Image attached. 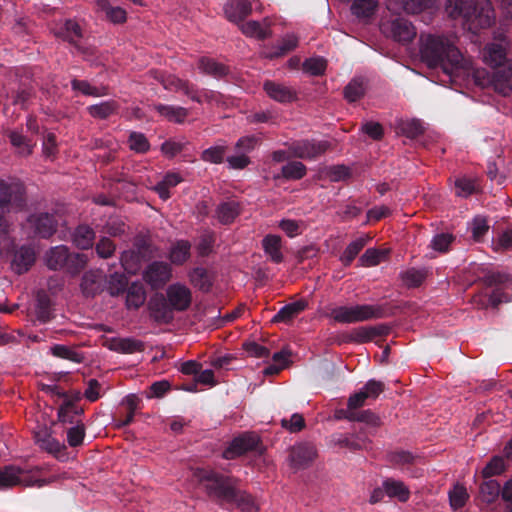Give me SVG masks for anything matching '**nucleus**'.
<instances>
[{
  "instance_id": "12",
  "label": "nucleus",
  "mask_w": 512,
  "mask_h": 512,
  "mask_svg": "<svg viewBox=\"0 0 512 512\" xmlns=\"http://www.w3.org/2000/svg\"><path fill=\"white\" fill-rule=\"evenodd\" d=\"M166 298L174 312H184L192 303L191 290L180 283L171 284L167 288Z\"/></svg>"
},
{
  "instance_id": "4",
  "label": "nucleus",
  "mask_w": 512,
  "mask_h": 512,
  "mask_svg": "<svg viewBox=\"0 0 512 512\" xmlns=\"http://www.w3.org/2000/svg\"><path fill=\"white\" fill-rule=\"evenodd\" d=\"M446 11L451 18H463L473 33L494 23V10L489 0H447Z\"/></svg>"
},
{
  "instance_id": "51",
  "label": "nucleus",
  "mask_w": 512,
  "mask_h": 512,
  "mask_svg": "<svg viewBox=\"0 0 512 512\" xmlns=\"http://www.w3.org/2000/svg\"><path fill=\"white\" fill-rule=\"evenodd\" d=\"M427 277L424 269L410 268L401 273V279L408 288L419 287Z\"/></svg>"
},
{
  "instance_id": "24",
  "label": "nucleus",
  "mask_w": 512,
  "mask_h": 512,
  "mask_svg": "<svg viewBox=\"0 0 512 512\" xmlns=\"http://www.w3.org/2000/svg\"><path fill=\"white\" fill-rule=\"evenodd\" d=\"M262 248L271 262L279 264L283 262L284 255L281 251L282 239L279 235L268 234L262 239Z\"/></svg>"
},
{
  "instance_id": "32",
  "label": "nucleus",
  "mask_w": 512,
  "mask_h": 512,
  "mask_svg": "<svg viewBox=\"0 0 512 512\" xmlns=\"http://www.w3.org/2000/svg\"><path fill=\"white\" fill-rule=\"evenodd\" d=\"M198 68L214 78L220 79L229 74V67L209 57H201L198 61Z\"/></svg>"
},
{
  "instance_id": "10",
  "label": "nucleus",
  "mask_w": 512,
  "mask_h": 512,
  "mask_svg": "<svg viewBox=\"0 0 512 512\" xmlns=\"http://www.w3.org/2000/svg\"><path fill=\"white\" fill-rule=\"evenodd\" d=\"M172 276V270L168 263L154 261L143 272V279L152 289L162 288Z\"/></svg>"
},
{
  "instance_id": "19",
  "label": "nucleus",
  "mask_w": 512,
  "mask_h": 512,
  "mask_svg": "<svg viewBox=\"0 0 512 512\" xmlns=\"http://www.w3.org/2000/svg\"><path fill=\"white\" fill-rule=\"evenodd\" d=\"M393 39L402 44L410 43L416 37V29L413 24L404 18H397L391 23Z\"/></svg>"
},
{
  "instance_id": "21",
  "label": "nucleus",
  "mask_w": 512,
  "mask_h": 512,
  "mask_svg": "<svg viewBox=\"0 0 512 512\" xmlns=\"http://www.w3.org/2000/svg\"><path fill=\"white\" fill-rule=\"evenodd\" d=\"M17 485L30 486L32 483L22 476V470L15 466L0 468V490L9 489Z\"/></svg>"
},
{
  "instance_id": "25",
  "label": "nucleus",
  "mask_w": 512,
  "mask_h": 512,
  "mask_svg": "<svg viewBox=\"0 0 512 512\" xmlns=\"http://www.w3.org/2000/svg\"><path fill=\"white\" fill-rule=\"evenodd\" d=\"M35 262V253L31 247L21 246L14 254L12 267L18 274L25 273Z\"/></svg>"
},
{
  "instance_id": "16",
  "label": "nucleus",
  "mask_w": 512,
  "mask_h": 512,
  "mask_svg": "<svg viewBox=\"0 0 512 512\" xmlns=\"http://www.w3.org/2000/svg\"><path fill=\"white\" fill-rule=\"evenodd\" d=\"M149 309L154 320L159 323L169 324L174 319V310L167 298L162 294L150 299Z\"/></svg>"
},
{
  "instance_id": "47",
  "label": "nucleus",
  "mask_w": 512,
  "mask_h": 512,
  "mask_svg": "<svg viewBox=\"0 0 512 512\" xmlns=\"http://www.w3.org/2000/svg\"><path fill=\"white\" fill-rule=\"evenodd\" d=\"M298 45V38L295 35H287L282 38L273 51L267 57L270 59L279 58L294 50Z\"/></svg>"
},
{
  "instance_id": "56",
  "label": "nucleus",
  "mask_w": 512,
  "mask_h": 512,
  "mask_svg": "<svg viewBox=\"0 0 512 512\" xmlns=\"http://www.w3.org/2000/svg\"><path fill=\"white\" fill-rule=\"evenodd\" d=\"M128 146L130 150L140 154L147 153L150 150V143L147 137L143 133L136 131L129 134Z\"/></svg>"
},
{
  "instance_id": "61",
  "label": "nucleus",
  "mask_w": 512,
  "mask_h": 512,
  "mask_svg": "<svg viewBox=\"0 0 512 512\" xmlns=\"http://www.w3.org/2000/svg\"><path fill=\"white\" fill-rule=\"evenodd\" d=\"M279 228L290 238L301 235L305 229L303 221L293 219H282L279 222Z\"/></svg>"
},
{
  "instance_id": "43",
  "label": "nucleus",
  "mask_w": 512,
  "mask_h": 512,
  "mask_svg": "<svg viewBox=\"0 0 512 512\" xmlns=\"http://www.w3.org/2000/svg\"><path fill=\"white\" fill-rule=\"evenodd\" d=\"M190 281L192 284L203 292H208L212 287V280L207 271L203 267H196L190 272Z\"/></svg>"
},
{
  "instance_id": "18",
  "label": "nucleus",
  "mask_w": 512,
  "mask_h": 512,
  "mask_svg": "<svg viewBox=\"0 0 512 512\" xmlns=\"http://www.w3.org/2000/svg\"><path fill=\"white\" fill-rule=\"evenodd\" d=\"M107 347L115 352L123 354H132L135 352H142L145 349L143 341L133 337H113L107 341Z\"/></svg>"
},
{
  "instance_id": "54",
  "label": "nucleus",
  "mask_w": 512,
  "mask_h": 512,
  "mask_svg": "<svg viewBox=\"0 0 512 512\" xmlns=\"http://www.w3.org/2000/svg\"><path fill=\"white\" fill-rule=\"evenodd\" d=\"M71 87L74 91H79L85 96L100 97L107 95V91L105 88L100 89L98 87L92 86L86 80L73 79L71 81Z\"/></svg>"
},
{
  "instance_id": "42",
  "label": "nucleus",
  "mask_w": 512,
  "mask_h": 512,
  "mask_svg": "<svg viewBox=\"0 0 512 512\" xmlns=\"http://www.w3.org/2000/svg\"><path fill=\"white\" fill-rule=\"evenodd\" d=\"M97 7L104 11L106 17L115 24L124 23L127 19L126 11L121 7H113L108 0H97Z\"/></svg>"
},
{
  "instance_id": "38",
  "label": "nucleus",
  "mask_w": 512,
  "mask_h": 512,
  "mask_svg": "<svg viewBox=\"0 0 512 512\" xmlns=\"http://www.w3.org/2000/svg\"><path fill=\"white\" fill-rule=\"evenodd\" d=\"M125 292L128 309H138L144 304L146 292L142 284L132 283Z\"/></svg>"
},
{
  "instance_id": "22",
  "label": "nucleus",
  "mask_w": 512,
  "mask_h": 512,
  "mask_svg": "<svg viewBox=\"0 0 512 512\" xmlns=\"http://www.w3.org/2000/svg\"><path fill=\"white\" fill-rule=\"evenodd\" d=\"M34 438L41 449L56 457H59L60 454L64 453L66 450L65 444L54 438L47 429L36 432Z\"/></svg>"
},
{
  "instance_id": "31",
  "label": "nucleus",
  "mask_w": 512,
  "mask_h": 512,
  "mask_svg": "<svg viewBox=\"0 0 512 512\" xmlns=\"http://www.w3.org/2000/svg\"><path fill=\"white\" fill-rule=\"evenodd\" d=\"M153 109L170 122L183 123L188 116V110L184 107L157 103Z\"/></svg>"
},
{
  "instance_id": "57",
  "label": "nucleus",
  "mask_w": 512,
  "mask_h": 512,
  "mask_svg": "<svg viewBox=\"0 0 512 512\" xmlns=\"http://www.w3.org/2000/svg\"><path fill=\"white\" fill-rule=\"evenodd\" d=\"M87 264V256L80 253H70L68 254L67 261L65 263V267L63 270L68 272L71 275H76L80 273L81 270Z\"/></svg>"
},
{
  "instance_id": "62",
  "label": "nucleus",
  "mask_w": 512,
  "mask_h": 512,
  "mask_svg": "<svg viewBox=\"0 0 512 512\" xmlns=\"http://www.w3.org/2000/svg\"><path fill=\"white\" fill-rule=\"evenodd\" d=\"M454 240L455 237L452 234L440 233L432 238L430 247L437 252L446 253Z\"/></svg>"
},
{
  "instance_id": "2",
  "label": "nucleus",
  "mask_w": 512,
  "mask_h": 512,
  "mask_svg": "<svg viewBox=\"0 0 512 512\" xmlns=\"http://www.w3.org/2000/svg\"><path fill=\"white\" fill-rule=\"evenodd\" d=\"M483 59L492 71L478 70L476 82L482 86L491 85L503 95L512 93V60L507 58L504 47L497 43L488 44L484 48Z\"/></svg>"
},
{
  "instance_id": "1",
  "label": "nucleus",
  "mask_w": 512,
  "mask_h": 512,
  "mask_svg": "<svg viewBox=\"0 0 512 512\" xmlns=\"http://www.w3.org/2000/svg\"><path fill=\"white\" fill-rule=\"evenodd\" d=\"M194 477L216 504L229 510L237 508L241 512H258L253 497L238 488L236 478L201 468L195 470Z\"/></svg>"
},
{
  "instance_id": "14",
  "label": "nucleus",
  "mask_w": 512,
  "mask_h": 512,
  "mask_svg": "<svg viewBox=\"0 0 512 512\" xmlns=\"http://www.w3.org/2000/svg\"><path fill=\"white\" fill-rule=\"evenodd\" d=\"M263 90L272 100L281 104H287L297 100V92L295 89L273 80H266L263 83Z\"/></svg>"
},
{
  "instance_id": "53",
  "label": "nucleus",
  "mask_w": 512,
  "mask_h": 512,
  "mask_svg": "<svg viewBox=\"0 0 512 512\" xmlns=\"http://www.w3.org/2000/svg\"><path fill=\"white\" fill-rule=\"evenodd\" d=\"M388 250H380L375 248L367 249L360 257L362 266L371 267L378 265L381 261L385 260L388 256Z\"/></svg>"
},
{
  "instance_id": "3",
  "label": "nucleus",
  "mask_w": 512,
  "mask_h": 512,
  "mask_svg": "<svg viewBox=\"0 0 512 512\" xmlns=\"http://www.w3.org/2000/svg\"><path fill=\"white\" fill-rule=\"evenodd\" d=\"M419 41L421 60L429 68H441L449 75L460 68L462 54L446 37L421 34Z\"/></svg>"
},
{
  "instance_id": "27",
  "label": "nucleus",
  "mask_w": 512,
  "mask_h": 512,
  "mask_svg": "<svg viewBox=\"0 0 512 512\" xmlns=\"http://www.w3.org/2000/svg\"><path fill=\"white\" fill-rule=\"evenodd\" d=\"M476 273L479 282L485 287H494V289L500 288V286L505 284L509 279L508 275L491 270L485 266L479 267Z\"/></svg>"
},
{
  "instance_id": "8",
  "label": "nucleus",
  "mask_w": 512,
  "mask_h": 512,
  "mask_svg": "<svg viewBox=\"0 0 512 512\" xmlns=\"http://www.w3.org/2000/svg\"><path fill=\"white\" fill-rule=\"evenodd\" d=\"M329 149H331V143L328 141L310 140L294 141L288 148L293 157L304 160H315Z\"/></svg>"
},
{
  "instance_id": "17",
  "label": "nucleus",
  "mask_w": 512,
  "mask_h": 512,
  "mask_svg": "<svg viewBox=\"0 0 512 512\" xmlns=\"http://www.w3.org/2000/svg\"><path fill=\"white\" fill-rule=\"evenodd\" d=\"M331 442L336 446L347 448L351 451L366 449L370 443L362 432L357 434H334L331 437Z\"/></svg>"
},
{
  "instance_id": "49",
  "label": "nucleus",
  "mask_w": 512,
  "mask_h": 512,
  "mask_svg": "<svg viewBox=\"0 0 512 512\" xmlns=\"http://www.w3.org/2000/svg\"><path fill=\"white\" fill-rule=\"evenodd\" d=\"M51 353L55 357L66 359L74 363H82L84 361V355L82 353L62 344L52 346Z\"/></svg>"
},
{
  "instance_id": "23",
  "label": "nucleus",
  "mask_w": 512,
  "mask_h": 512,
  "mask_svg": "<svg viewBox=\"0 0 512 512\" xmlns=\"http://www.w3.org/2000/svg\"><path fill=\"white\" fill-rule=\"evenodd\" d=\"M51 299L49 295L44 291H39L36 295V304H35V320L45 324L51 321L54 318V314L51 308Z\"/></svg>"
},
{
  "instance_id": "48",
  "label": "nucleus",
  "mask_w": 512,
  "mask_h": 512,
  "mask_svg": "<svg viewBox=\"0 0 512 512\" xmlns=\"http://www.w3.org/2000/svg\"><path fill=\"white\" fill-rule=\"evenodd\" d=\"M240 28L246 36L255 37L259 40H265L271 35L268 27H263L258 21L254 20L242 23Z\"/></svg>"
},
{
  "instance_id": "64",
  "label": "nucleus",
  "mask_w": 512,
  "mask_h": 512,
  "mask_svg": "<svg viewBox=\"0 0 512 512\" xmlns=\"http://www.w3.org/2000/svg\"><path fill=\"white\" fill-rule=\"evenodd\" d=\"M415 458L416 457L411 452L404 450L394 451L388 454V460L395 466L412 465Z\"/></svg>"
},
{
  "instance_id": "50",
  "label": "nucleus",
  "mask_w": 512,
  "mask_h": 512,
  "mask_svg": "<svg viewBox=\"0 0 512 512\" xmlns=\"http://www.w3.org/2000/svg\"><path fill=\"white\" fill-rule=\"evenodd\" d=\"M468 225L476 242L482 241L490 228L487 217L483 215H476Z\"/></svg>"
},
{
  "instance_id": "39",
  "label": "nucleus",
  "mask_w": 512,
  "mask_h": 512,
  "mask_svg": "<svg viewBox=\"0 0 512 512\" xmlns=\"http://www.w3.org/2000/svg\"><path fill=\"white\" fill-rule=\"evenodd\" d=\"M454 189L455 195L462 198H468L478 193L480 190L477 180L466 176L459 177L455 180Z\"/></svg>"
},
{
  "instance_id": "60",
  "label": "nucleus",
  "mask_w": 512,
  "mask_h": 512,
  "mask_svg": "<svg viewBox=\"0 0 512 512\" xmlns=\"http://www.w3.org/2000/svg\"><path fill=\"white\" fill-rule=\"evenodd\" d=\"M399 132L410 139H415L424 133V128L419 120L403 121L399 127Z\"/></svg>"
},
{
  "instance_id": "41",
  "label": "nucleus",
  "mask_w": 512,
  "mask_h": 512,
  "mask_svg": "<svg viewBox=\"0 0 512 512\" xmlns=\"http://www.w3.org/2000/svg\"><path fill=\"white\" fill-rule=\"evenodd\" d=\"M501 486L494 479H486L480 486V499L487 504L494 503L500 496Z\"/></svg>"
},
{
  "instance_id": "44",
  "label": "nucleus",
  "mask_w": 512,
  "mask_h": 512,
  "mask_svg": "<svg viewBox=\"0 0 512 512\" xmlns=\"http://www.w3.org/2000/svg\"><path fill=\"white\" fill-rule=\"evenodd\" d=\"M366 92L365 82L363 79L354 78L344 88V97L349 102L360 100Z\"/></svg>"
},
{
  "instance_id": "5",
  "label": "nucleus",
  "mask_w": 512,
  "mask_h": 512,
  "mask_svg": "<svg viewBox=\"0 0 512 512\" xmlns=\"http://www.w3.org/2000/svg\"><path fill=\"white\" fill-rule=\"evenodd\" d=\"M386 316V305L358 304L354 306H337L330 311V317L335 322L342 324L381 319Z\"/></svg>"
},
{
  "instance_id": "46",
  "label": "nucleus",
  "mask_w": 512,
  "mask_h": 512,
  "mask_svg": "<svg viewBox=\"0 0 512 512\" xmlns=\"http://www.w3.org/2000/svg\"><path fill=\"white\" fill-rule=\"evenodd\" d=\"M378 7L376 0H354L351 5L352 14L358 18L371 17Z\"/></svg>"
},
{
  "instance_id": "20",
  "label": "nucleus",
  "mask_w": 512,
  "mask_h": 512,
  "mask_svg": "<svg viewBox=\"0 0 512 512\" xmlns=\"http://www.w3.org/2000/svg\"><path fill=\"white\" fill-rule=\"evenodd\" d=\"M224 12L229 21L239 23L251 14L252 6L248 0H229Z\"/></svg>"
},
{
  "instance_id": "13",
  "label": "nucleus",
  "mask_w": 512,
  "mask_h": 512,
  "mask_svg": "<svg viewBox=\"0 0 512 512\" xmlns=\"http://www.w3.org/2000/svg\"><path fill=\"white\" fill-rule=\"evenodd\" d=\"M107 276L100 270H89L81 279V291L85 297H95L106 288Z\"/></svg>"
},
{
  "instance_id": "52",
  "label": "nucleus",
  "mask_w": 512,
  "mask_h": 512,
  "mask_svg": "<svg viewBox=\"0 0 512 512\" xmlns=\"http://www.w3.org/2000/svg\"><path fill=\"white\" fill-rule=\"evenodd\" d=\"M66 434L68 445L72 448L79 447L84 443L86 426L83 422H77L76 425L67 429Z\"/></svg>"
},
{
  "instance_id": "28",
  "label": "nucleus",
  "mask_w": 512,
  "mask_h": 512,
  "mask_svg": "<svg viewBox=\"0 0 512 512\" xmlns=\"http://www.w3.org/2000/svg\"><path fill=\"white\" fill-rule=\"evenodd\" d=\"M307 308L306 300H298L289 303L282 308L273 316L272 322L274 323H288L293 320L297 315L303 312Z\"/></svg>"
},
{
  "instance_id": "6",
  "label": "nucleus",
  "mask_w": 512,
  "mask_h": 512,
  "mask_svg": "<svg viewBox=\"0 0 512 512\" xmlns=\"http://www.w3.org/2000/svg\"><path fill=\"white\" fill-rule=\"evenodd\" d=\"M26 206V189L19 179H0V230L3 227V215L17 212Z\"/></svg>"
},
{
  "instance_id": "59",
  "label": "nucleus",
  "mask_w": 512,
  "mask_h": 512,
  "mask_svg": "<svg viewBox=\"0 0 512 512\" xmlns=\"http://www.w3.org/2000/svg\"><path fill=\"white\" fill-rule=\"evenodd\" d=\"M435 0H401L403 10L408 14H418L432 8Z\"/></svg>"
},
{
  "instance_id": "26",
  "label": "nucleus",
  "mask_w": 512,
  "mask_h": 512,
  "mask_svg": "<svg viewBox=\"0 0 512 512\" xmlns=\"http://www.w3.org/2000/svg\"><path fill=\"white\" fill-rule=\"evenodd\" d=\"M68 254L69 249L65 245H59L50 248L45 255V262L47 267L54 271L63 270L67 261Z\"/></svg>"
},
{
  "instance_id": "45",
  "label": "nucleus",
  "mask_w": 512,
  "mask_h": 512,
  "mask_svg": "<svg viewBox=\"0 0 512 512\" xmlns=\"http://www.w3.org/2000/svg\"><path fill=\"white\" fill-rule=\"evenodd\" d=\"M191 245L188 241H177L171 248L169 258L175 265H182L190 256Z\"/></svg>"
},
{
  "instance_id": "30",
  "label": "nucleus",
  "mask_w": 512,
  "mask_h": 512,
  "mask_svg": "<svg viewBox=\"0 0 512 512\" xmlns=\"http://www.w3.org/2000/svg\"><path fill=\"white\" fill-rule=\"evenodd\" d=\"M83 414L84 409L82 407H72L70 403L62 402L57 409V420L63 425L70 424L74 426L77 422H83L78 419Z\"/></svg>"
},
{
  "instance_id": "33",
  "label": "nucleus",
  "mask_w": 512,
  "mask_h": 512,
  "mask_svg": "<svg viewBox=\"0 0 512 512\" xmlns=\"http://www.w3.org/2000/svg\"><path fill=\"white\" fill-rule=\"evenodd\" d=\"M386 495L389 498H396L400 502H406L410 497L409 488L400 480L387 478L383 482Z\"/></svg>"
},
{
  "instance_id": "9",
  "label": "nucleus",
  "mask_w": 512,
  "mask_h": 512,
  "mask_svg": "<svg viewBox=\"0 0 512 512\" xmlns=\"http://www.w3.org/2000/svg\"><path fill=\"white\" fill-rule=\"evenodd\" d=\"M260 445V438L254 432H246L235 437L229 446L223 451V458L235 459L250 451H255Z\"/></svg>"
},
{
  "instance_id": "63",
  "label": "nucleus",
  "mask_w": 512,
  "mask_h": 512,
  "mask_svg": "<svg viewBox=\"0 0 512 512\" xmlns=\"http://www.w3.org/2000/svg\"><path fill=\"white\" fill-rule=\"evenodd\" d=\"M226 152V147L222 145H217L205 149L201 154V159L205 162H210L214 164H220L224 160V155Z\"/></svg>"
},
{
  "instance_id": "40",
  "label": "nucleus",
  "mask_w": 512,
  "mask_h": 512,
  "mask_svg": "<svg viewBox=\"0 0 512 512\" xmlns=\"http://www.w3.org/2000/svg\"><path fill=\"white\" fill-rule=\"evenodd\" d=\"M128 279L123 273L114 272L107 277L106 290L111 296H119L128 288Z\"/></svg>"
},
{
  "instance_id": "36",
  "label": "nucleus",
  "mask_w": 512,
  "mask_h": 512,
  "mask_svg": "<svg viewBox=\"0 0 512 512\" xmlns=\"http://www.w3.org/2000/svg\"><path fill=\"white\" fill-rule=\"evenodd\" d=\"M95 239L94 230L88 225H79L73 232V243L82 250H87L93 246Z\"/></svg>"
},
{
  "instance_id": "15",
  "label": "nucleus",
  "mask_w": 512,
  "mask_h": 512,
  "mask_svg": "<svg viewBox=\"0 0 512 512\" xmlns=\"http://www.w3.org/2000/svg\"><path fill=\"white\" fill-rule=\"evenodd\" d=\"M315 457V447L308 443H301L291 448L289 461L293 468L304 469L314 461Z\"/></svg>"
},
{
  "instance_id": "34",
  "label": "nucleus",
  "mask_w": 512,
  "mask_h": 512,
  "mask_svg": "<svg viewBox=\"0 0 512 512\" xmlns=\"http://www.w3.org/2000/svg\"><path fill=\"white\" fill-rule=\"evenodd\" d=\"M370 239L371 237L369 235H364L352 241L340 256V261L342 264L345 267L350 266L360 251L367 245Z\"/></svg>"
},
{
  "instance_id": "11",
  "label": "nucleus",
  "mask_w": 512,
  "mask_h": 512,
  "mask_svg": "<svg viewBox=\"0 0 512 512\" xmlns=\"http://www.w3.org/2000/svg\"><path fill=\"white\" fill-rule=\"evenodd\" d=\"M27 221L33 228L34 234L43 239L50 238L57 230L55 216L47 212L31 214Z\"/></svg>"
},
{
  "instance_id": "58",
  "label": "nucleus",
  "mask_w": 512,
  "mask_h": 512,
  "mask_svg": "<svg viewBox=\"0 0 512 512\" xmlns=\"http://www.w3.org/2000/svg\"><path fill=\"white\" fill-rule=\"evenodd\" d=\"M327 67V62L322 57H312L306 59L302 64L304 72L312 76L323 75Z\"/></svg>"
},
{
  "instance_id": "55",
  "label": "nucleus",
  "mask_w": 512,
  "mask_h": 512,
  "mask_svg": "<svg viewBox=\"0 0 512 512\" xmlns=\"http://www.w3.org/2000/svg\"><path fill=\"white\" fill-rule=\"evenodd\" d=\"M282 176L288 180H300L306 173V166L298 161H292L284 165L281 169Z\"/></svg>"
},
{
  "instance_id": "7",
  "label": "nucleus",
  "mask_w": 512,
  "mask_h": 512,
  "mask_svg": "<svg viewBox=\"0 0 512 512\" xmlns=\"http://www.w3.org/2000/svg\"><path fill=\"white\" fill-rule=\"evenodd\" d=\"M153 78L158 81L166 90L170 91H182L191 100L201 103L198 89L195 85L188 81L181 80L172 74H167L162 71H151Z\"/></svg>"
},
{
  "instance_id": "35",
  "label": "nucleus",
  "mask_w": 512,
  "mask_h": 512,
  "mask_svg": "<svg viewBox=\"0 0 512 512\" xmlns=\"http://www.w3.org/2000/svg\"><path fill=\"white\" fill-rule=\"evenodd\" d=\"M119 104L114 100L103 101L87 107L89 115L95 119L105 120L116 114Z\"/></svg>"
},
{
  "instance_id": "37",
  "label": "nucleus",
  "mask_w": 512,
  "mask_h": 512,
  "mask_svg": "<svg viewBox=\"0 0 512 512\" xmlns=\"http://www.w3.org/2000/svg\"><path fill=\"white\" fill-rule=\"evenodd\" d=\"M57 36L70 44L77 46L78 41L82 38V30L80 25L74 20H67L58 30Z\"/></svg>"
},
{
  "instance_id": "29",
  "label": "nucleus",
  "mask_w": 512,
  "mask_h": 512,
  "mask_svg": "<svg viewBox=\"0 0 512 512\" xmlns=\"http://www.w3.org/2000/svg\"><path fill=\"white\" fill-rule=\"evenodd\" d=\"M240 204L230 200L220 203L216 208V217L223 225L231 224L240 214Z\"/></svg>"
}]
</instances>
